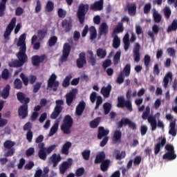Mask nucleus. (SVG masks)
<instances>
[{
    "mask_svg": "<svg viewBox=\"0 0 177 177\" xmlns=\"http://www.w3.org/2000/svg\"><path fill=\"white\" fill-rule=\"evenodd\" d=\"M17 46H19V52L17 53V57L18 59L8 64L9 67H22L24 63H27L28 57L26 53L27 52V45L26 44V34H22L19 38L17 43Z\"/></svg>",
    "mask_w": 177,
    "mask_h": 177,
    "instance_id": "nucleus-1",
    "label": "nucleus"
},
{
    "mask_svg": "<svg viewBox=\"0 0 177 177\" xmlns=\"http://www.w3.org/2000/svg\"><path fill=\"white\" fill-rule=\"evenodd\" d=\"M17 99L22 104L18 109L19 116L23 119L26 118L28 115V103H30V99L28 97H26V94L22 92L17 93Z\"/></svg>",
    "mask_w": 177,
    "mask_h": 177,
    "instance_id": "nucleus-2",
    "label": "nucleus"
},
{
    "mask_svg": "<svg viewBox=\"0 0 177 177\" xmlns=\"http://www.w3.org/2000/svg\"><path fill=\"white\" fill-rule=\"evenodd\" d=\"M88 12H89V4H84V3H81L79 5L77 11V17L80 24L85 23V17Z\"/></svg>",
    "mask_w": 177,
    "mask_h": 177,
    "instance_id": "nucleus-3",
    "label": "nucleus"
},
{
    "mask_svg": "<svg viewBox=\"0 0 177 177\" xmlns=\"http://www.w3.org/2000/svg\"><path fill=\"white\" fill-rule=\"evenodd\" d=\"M73 120L70 115H65L63 123L61 125V131L64 135H70L71 133V128H73Z\"/></svg>",
    "mask_w": 177,
    "mask_h": 177,
    "instance_id": "nucleus-4",
    "label": "nucleus"
},
{
    "mask_svg": "<svg viewBox=\"0 0 177 177\" xmlns=\"http://www.w3.org/2000/svg\"><path fill=\"white\" fill-rule=\"evenodd\" d=\"M55 106L50 114L51 120H56L63 111V106H64V101L63 100H57L55 101Z\"/></svg>",
    "mask_w": 177,
    "mask_h": 177,
    "instance_id": "nucleus-5",
    "label": "nucleus"
},
{
    "mask_svg": "<svg viewBox=\"0 0 177 177\" xmlns=\"http://www.w3.org/2000/svg\"><path fill=\"white\" fill-rule=\"evenodd\" d=\"M165 149L167 151V152L163 155V160H167V161H172L176 159V153H175V148L174 147V145L171 144H167L166 145Z\"/></svg>",
    "mask_w": 177,
    "mask_h": 177,
    "instance_id": "nucleus-6",
    "label": "nucleus"
},
{
    "mask_svg": "<svg viewBox=\"0 0 177 177\" xmlns=\"http://www.w3.org/2000/svg\"><path fill=\"white\" fill-rule=\"evenodd\" d=\"M15 145H16V142L10 140H7L4 142L3 147L8 149L4 153L5 157H12L16 153V149L14 147Z\"/></svg>",
    "mask_w": 177,
    "mask_h": 177,
    "instance_id": "nucleus-7",
    "label": "nucleus"
},
{
    "mask_svg": "<svg viewBox=\"0 0 177 177\" xmlns=\"http://www.w3.org/2000/svg\"><path fill=\"white\" fill-rule=\"evenodd\" d=\"M149 113L147 112H143L142 115V120H147L148 122L151 124V131H156L157 129V120H156V118L153 115L149 116Z\"/></svg>",
    "mask_w": 177,
    "mask_h": 177,
    "instance_id": "nucleus-8",
    "label": "nucleus"
},
{
    "mask_svg": "<svg viewBox=\"0 0 177 177\" xmlns=\"http://www.w3.org/2000/svg\"><path fill=\"white\" fill-rule=\"evenodd\" d=\"M71 52V46L68 43H65L63 46L62 55L60 57V61L62 63L67 62L68 56H70V53Z\"/></svg>",
    "mask_w": 177,
    "mask_h": 177,
    "instance_id": "nucleus-9",
    "label": "nucleus"
},
{
    "mask_svg": "<svg viewBox=\"0 0 177 177\" xmlns=\"http://www.w3.org/2000/svg\"><path fill=\"white\" fill-rule=\"evenodd\" d=\"M16 26V17H13L9 24L8 25L4 34H3V38L4 39H8L9 37H10V34H12V31H13V29Z\"/></svg>",
    "mask_w": 177,
    "mask_h": 177,
    "instance_id": "nucleus-10",
    "label": "nucleus"
},
{
    "mask_svg": "<svg viewBox=\"0 0 177 177\" xmlns=\"http://www.w3.org/2000/svg\"><path fill=\"white\" fill-rule=\"evenodd\" d=\"M56 78H57V76L55 73H53L48 79L47 84L48 88H53H53L54 92L57 91V87L59 86V81H57Z\"/></svg>",
    "mask_w": 177,
    "mask_h": 177,
    "instance_id": "nucleus-11",
    "label": "nucleus"
},
{
    "mask_svg": "<svg viewBox=\"0 0 177 177\" xmlns=\"http://www.w3.org/2000/svg\"><path fill=\"white\" fill-rule=\"evenodd\" d=\"M165 143H167V138L165 137L160 136L158 138V143L153 148L155 156H157L161 151V147H164Z\"/></svg>",
    "mask_w": 177,
    "mask_h": 177,
    "instance_id": "nucleus-12",
    "label": "nucleus"
},
{
    "mask_svg": "<svg viewBox=\"0 0 177 177\" xmlns=\"http://www.w3.org/2000/svg\"><path fill=\"white\" fill-rule=\"evenodd\" d=\"M71 165H73V159L71 158L68 159V162H63L59 166V174H61V175H64L67 169L71 168Z\"/></svg>",
    "mask_w": 177,
    "mask_h": 177,
    "instance_id": "nucleus-13",
    "label": "nucleus"
},
{
    "mask_svg": "<svg viewBox=\"0 0 177 177\" xmlns=\"http://www.w3.org/2000/svg\"><path fill=\"white\" fill-rule=\"evenodd\" d=\"M133 52L134 53V62L139 63L140 62V44L139 43H135Z\"/></svg>",
    "mask_w": 177,
    "mask_h": 177,
    "instance_id": "nucleus-14",
    "label": "nucleus"
},
{
    "mask_svg": "<svg viewBox=\"0 0 177 177\" xmlns=\"http://www.w3.org/2000/svg\"><path fill=\"white\" fill-rule=\"evenodd\" d=\"M45 55H33L31 58L32 66H39L41 63L45 61Z\"/></svg>",
    "mask_w": 177,
    "mask_h": 177,
    "instance_id": "nucleus-15",
    "label": "nucleus"
},
{
    "mask_svg": "<svg viewBox=\"0 0 177 177\" xmlns=\"http://www.w3.org/2000/svg\"><path fill=\"white\" fill-rule=\"evenodd\" d=\"M103 3H104V0L95 1L93 4L91 5L90 9L91 10H94V12L103 10Z\"/></svg>",
    "mask_w": 177,
    "mask_h": 177,
    "instance_id": "nucleus-16",
    "label": "nucleus"
},
{
    "mask_svg": "<svg viewBox=\"0 0 177 177\" xmlns=\"http://www.w3.org/2000/svg\"><path fill=\"white\" fill-rule=\"evenodd\" d=\"M76 64L78 68H82V67H84V64H86L85 53H81L79 55V58L76 61Z\"/></svg>",
    "mask_w": 177,
    "mask_h": 177,
    "instance_id": "nucleus-17",
    "label": "nucleus"
},
{
    "mask_svg": "<svg viewBox=\"0 0 177 177\" xmlns=\"http://www.w3.org/2000/svg\"><path fill=\"white\" fill-rule=\"evenodd\" d=\"M85 107H86V104H85V102L82 101L79 102L78 105L76 106L75 115L79 117L82 115L84 110H85Z\"/></svg>",
    "mask_w": 177,
    "mask_h": 177,
    "instance_id": "nucleus-18",
    "label": "nucleus"
},
{
    "mask_svg": "<svg viewBox=\"0 0 177 177\" xmlns=\"http://www.w3.org/2000/svg\"><path fill=\"white\" fill-rule=\"evenodd\" d=\"M62 27L64 28L65 32H70L73 28V22L68 19H64L62 21Z\"/></svg>",
    "mask_w": 177,
    "mask_h": 177,
    "instance_id": "nucleus-19",
    "label": "nucleus"
},
{
    "mask_svg": "<svg viewBox=\"0 0 177 177\" xmlns=\"http://www.w3.org/2000/svg\"><path fill=\"white\" fill-rule=\"evenodd\" d=\"M126 8L128 10L129 16H135V15H136V3H128L126 6Z\"/></svg>",
    "mask_w": 177,
    "mask_h": 177,
    "instance_id": "nucleus-20",
    "label": "nucleus"
},
{
    "mask_svg": "<svg viewBox=\"0 0 177 177\" xmlns=\"http://www.w3.org/2000/svg\"><path fill=\"white\" fill-rule=\"evenodd\" d=\"M176 133H177L176 119H174L173 121L170 122L169 135H171V136L175 137L176 136Z\"/></svg>",
    "mask_w": 177,
    "mask_h": 177,
    "instance_id": "nucleus-21",
    "label": "nucleus"
},
{
    "mask_svg": "<svg viewBox=\"0 0 177 177\" xmlns=\"http://www.w3.org/2000/svg\"><path fill=\"white\" fill-rule=\"evenodd\" d=\"M158 32H160V26L157 24H153L152 26V32H148V35L151 39H154V36L158 35Z\"/></svg>",
    "mask_w": 177,
    "mask_h": 177,
    "instance_id": "nucleus-22",
    "label": "nucleus"
},
{
    "mask_svg": "<svg viewBox=\"0 0 177 177\" xmlns=\"http://www.w3.org/2000/svg\"><path fill=\"white\" fill-rule=\"evenodd\" d=\"M75 99V93L74 92H70L66 95V102L67 106H71L73 102Z\"/></svg>",
    "mask_w": 177,
    "mask_h": 177,
    "instance_id": "nucleus-23",
    "label": "nucleus"
},
{
    "mask_svg": "<svg viewBox=\"0 0 177 177\" xmlns=\"http://www.w3.org/2000/svg\"><path fill=\"white\" fill-rule=\"evenodd\" d=\"M51 161L53 164V167L55 168V167H57V165L59 164V162L62 161V156H60V154L57 155L56 153H53L51 157Z\"/></svg>",
    "mask_w": 177,
    "mask_h": 177,
    "instance_id": "nucleus-24",
    "label": "nucleus"
},
{
    "mask_svg": "<svg viewBox=\"0 0 177 177\" xmlns=\"http://www.w3.org/2000/svg\"><path fill=\"white\" fill-rule=\"evenodd\" d=\"M109 130L104 129V127H100L98 128V133H97V139H103V137H106V135L109 133Z\"/></svg>",
    "mask_w": 177,
    "mask_h": 177,
    "instance_id": "nucleus-25",
    "label": "nucleus"
},
{
    "mask_svg": "<svg viewBox=\"0 0 177 177\" xmlns=\"http://www.w3.org/2000/svg\"><path fill=\"white\" fill-rule=\"evenodd\" d=\"M153 21L154 23H161V20H162V15L157 11V10L153 9V14H152Z\"/></svg>",
    "mask_w": 177,
    "mask_h": 177,
    "instance_id": "nucleus-26",
    "label": "nucleus"
},
{
    "mask_svg": "<svg viewBox=\"0 0 177 177\" xmlns=\"http://www.w3.org/2000/svg\"><path fill=\"white\" fill-rule=\"evenodd\" d=\"M111 92V85L108 84L106 87L103 86L101 88V93L104 97H109L110 93Z\"/></svg>",
    "mask_w": 177,
    "mask_h": 177,
    "instance_id": "nucleus-27",
    "label": "nucleus"
},
{
    "mask_svg": "<svg viewBox=\"0 0 177 177\" xmlns=\"http://www.w3.org/2000/svg\"><path fill=\"white\" fill-rule=\"evenodd\" d=\"M73 145L69 141H67L66 143L64 144L62 149V153L65 154V156H68V150L71 148Z\"/></svg>",
    "mask_w": 177,
    "mask_h": 177,
    "instance_id": "nucleus-28",
    "label": "nucleus"
},
{
    "mask_svg": "<svg viewBox=\"0 0 177 177\" xmlns=\"http://www.w3.org/2000/svg\"><path fill=\"white\" fill-rule=\"evenodd\" d=\"M121 138H122V132L120 130H115L113 133V142L121 143Z\"/></svg>",
    "mask_w": 177,
    "mask_h": 177,
    "instance_id": "nucleus-29",
    "label": "nucleus"
},
{
    "mask_svg": "<svg viewBox=\"0 0 177 177\" xmlns=\"http://www.w3.org/2000/svg\"><path fill=\"white\" fill-rule=\"evenodd\" d=\"M10 95V84H6V86L3 88V91L1 92V97L3 99H6L9 97Z\"/></svg>",
    "mask_w": 177,
    "mask_h": 177,
    "instance_id": "nucleus-30",
    "label": "nucleus"
},
{
    "mask_svg": "<svg viewBox=\"0 0 177 177\" xmlns=\"http://www.w3.org/2000/svg\"><path fill=\"white\" fill-rule=\"evenodd\" d=\"M169 80H172V73L171 72L167 73L163 79V87L165 89L168 88V84H169Z\"/></svg>",
    "mask_w": 177,
    "mask_h": 177,
    "instance_id": "nucleus-31",
    "label": "nucleus"
},
{
    "mask_svg": "<svg viewBox=\"0 0 177 177\" xmlns=\"http://www.w3.org/2000/svg\"><path fill=\"white\" fill-rule=\"evenodd\" d=\"M104 158H106V153L102 151L96 156L94 162L95 164H100V162L105 161Z\"/></svg>",
    "mask_w": 177,
    "mask_h": 177,
    "instance_id": "nucleus-32",
    "label": "nucleus"
},
{
    "mask_svg": "<svg viewBox=\"0 0 177 177\" xmlns=\"http://www.w3.org/2000/svg\"><path fill=\"white\" fill-rule=\"evenodd\" d=\"M121 45V39L118 37V35H115L113 37L112 46L114 49H118L119 46Z\"/></svg>",
    "mask_w": 177,
    "mask_h": 177,
    "instance_id": "nucleus-33",
    "label": "nucleus"
},
{
    "mask_svg": "<svg viewBox=\"0 0 177 177\" xmlns=\"http://www.w3.org/2000/svg\"><path fill=\"white\" fill-rule=\"evenodd\" d=\"M110 160H105L101 162L100 169L102 172H106L109 169V167L110 165Z\"/></svg>",
    "mask_w": 177,
    "mask_h": 177,
    "instance_id": "nucleus-34",
    "label": "nucleus"
},
{
    "mask_svg": "<svg viewBox=\"0 0 177 177\" xmlns=\"http://www.w3.org/2000/svg\"><path fill=\"white\" fill-rule=\"evenodd\" d=\"M130 120L128 118H123L120 120V121L118 122L117 124L118 128L120 129L122 128L124 125V127H127L128 124L129 123Z\"/></svg>",
    "mask_w": 177,
    "mask_h": 177,
    "instance_id": "nucleus-35",
    "label": "nucleus"
},
{
    "mask_svg": "<svg viewBox=\"0 0 177 177\" xmlns=\"http://www.w3.org/2000/svg\"><path fill=\"white\" fill-rule=\"evenodd\" d=\"M107 32H109V26H107L106 23H103L101 24L100 27V35H107Z\"/></svg>",
    "mask_w": 177,
    "mask_h": 177,
    "instance_id": "nucleus-36",
    "label": "nucleus"
},
{
    "mask_svg": "<svg viewBox=\"0 0 177 177\" xmlns=\"http://www.w3.org/2000/svg\"><path fill=\"white\" fill-rule=\"evenodd\" d=\"M6 2L8 0H1L0 3V17H2L5 15V10H6Z\"/></svg>",
    "mask_w": 177,
    "mask_h": 177,
    "instance_id": "nucleus-37",
    "label": "nucleus"
},
{
    "mask_svg": "<svg viewBox=\"0 0 177 177\" xmlns=\"http://www.w3.org/2000/svg\"><path fill=\"white\" fill-rule=\"evenodd\" d=\"M88 31L90 32V39L91 41H93V39H96V37L97 36V34L96 32V28H95V26H91L88 29Z\"/></svg>",
    "mask_w": 177,
    "mask_h": 177,
    "instance_id": "nucleus-38",
    "label": "nucleus"
},
{
    "mask_svg": "<svg viewBox=\"0 0 177 177\" xmlns=\"http://www.w3.org/2000/svg\"><path fill=\"white\" fill-rule=\"evenodd\" d=\"M59 129V121H56L55 123L53 125V127L50 129L49 136H53L57 130Z\"/></svg>",
    "mask_w": 177,
    "mask_h": 177,
    "instance_id": "nucleus-39",
    "label": "nucleus"
},
{
    "mask_svg": "<svg viewBox=\"0 0 177 177\" xmlns=\"http://www.w3.org/2000/svg\"><path fill=\"white\" fill-rule=\"evenodd\" d=\"M125 97L122 95L119 96L118 97V104H117V107L118 109H124V106L125 104Z\"/></svg>",
    "mask_w": 177,
    "mask_h": 177,
    "instance_id": "nucleus-40",
    "label": "nucleus"
},
{
    "mask_svg": "<svg viewBox=\"0 0 177 177\" xmlns=\"http://www.w3.org/2000/svg\"><path fill=\"white\" fill-rule=\"evenodd\" d=\"M177 30V19H174L171 24L168 26L167 28V32H172V31H176Z\"/></svg>",
    "mask_w": 177,
    "mask_h": 177,
    "instance_id": "nucleus-41",
    "label": "nucleus"
},
{
    "mask_svg": "<svg viewBox=\"0 0 177 177\" xmlns=\"http://www.w3.org/2000/svg\"><path fill=\"white\" fill-rule=\"evenodd\" d=\"M46 34H48V30L46 29H41L37 31L38 38L40 41H42L46 37Z\"/></svg>",
    "mask_w": 177,
    "mask_h": 177,
    "instance_id": "nucleus-42",
    "label": "nucleus"
},
{
    "mask_svg": "<svg viewBox=\"0 0 177 177\" xmlns=\"http://www.w3.org/2000/svg\"><path fill=\"white\" fill-rule=\"evenodd\" d=\"M14 88L15 89L20 90L23 88V82L19 78H17L14 81Z\"/></svg>",
    "mask_w": 177,
    "mask_h": 177,
    "instance_id": "nucleus-43",
    "label": "nucleus"
},
{
    "mask_svg": "<svg viewBox=\"0 0 177 177\" xmlns=\"http://www.w3.org/2000/svg\"><path fill=\"white\" fill-rule=\"evenodd\" d=\"M97 56L100 59H104L107 56V52L106 50H103V48H98L97 50Z\"/></svg>",
    "mask_w": 177,
    "mask_h": 177,
    "instance_id": "nucleus-44",
    "label": "nucleus"
},
{
    "mask_svg": "<svg viewBox=\"0 0 177 177\" xmlns=\"http://www.w3.org/2000/svg\"><path fill=\"white\" fill-rule=\"evenodd\" d=\"M53 9H55V3L52 1H48L46 5V12L50 13V12H53Z\"/></svg>",
    "mask_w": 177,
    "mask_h": 177,
    "instance_id": "nucleus-45",
    "label": "nucleus"
},
{
    "mask_svg": "<svg viewBox=\"0 0 177 177\" xmlns=\"http://www.w3.org/2000/svg\"><path fill=\"white\" fill-rule=\"evenodd\" d=\"M71 78H73V75H71L66 76L65 79L62 82V86L64 88H67V86H70V81H71Z\"/></svg>",
    "mask_w": 177,
    "mask_h": 177,
    "instance_id": "nucleus-46",
    "label": "nucleus"
},
{
    "mask_svg": "<svg viewBox=\"0 0 177 177\" xmlns=\"http://www.w3.org/2000/svg\"><path fill=\"white\" fill-rule=\"evenodd\" d=\"M124 31V26L122 23L119 22L116 26V28L113 30V34H120V32H122Z\"/></svg>",
    "mask_w": 177,
    "mask_h": 177,
    "instance_id": "nucleus-47",
    "label": "nucleus"
},
{
    "mask_svg": "<svg viewBox=\"0 0 177 177\" xmlns=\"http://www.w3.org/2000/svg\"><path fill=\"white\" fill-rule=\"evenodd\" d=\"M103 109L105 115H107L111 111V104L106 102L103 104Z\"/></svg>",
    "mask_w": 177,
    "mask_h": 177,
    "instance_id": "nucleus-48",
    "label": "nucleus"
},
{
    "mask_svg": "<svg viewBox=\"0 0 177 177\" xmlns=\"http://www.w3.org/2000/svg\"><path fill=\"white\" fill-rule=\"evenodd\" d=\"M114 153L115 154L116 160H122L126 156L125 151H124L120 153V150H115Z\"/></svg>",
    "mask_w": 177,
    "mask_h": 177,
    "instance_id": "nucleus-49",
    "label": "nucleus"
},
{
    "mask_svg": "<svg viewBox=\"0 0 177 177\" xmlns=\"http://www.w3.org/2000/svg\"><path fill=\"white\" fill-rule=\"evenodd\" d=\"M48 44L50 48H52V46H55V45L57 44V37L52 36L51 37H50Z\"/></svg>",
    "mask_w": 177,
    "mask_h": 177,
    "instance_id": "nucleus-50",
    "label": "nucleus"
},
{
    "mask_svg": "<svg viewBox=\"0 0 177 177\" xmlns=\"http://www.w3.org/2000/svg\"><path fill=\"white\" fill-rule=\"evenodd\" d=\"M100 118H95L94 120L91 121L90 122V127L91 128H97V127H99V124H100Z\"/></svg>",
    "mask_w": 177,
    "mask_h": 177,
    "instance_id": "nucleus-51",
    "label": "nucleus"
},
{
    "mask_svg": "<svg viewBox=\"0 0 177 177\" xmlns=\"http://www.w3.org/2000/svg\"><path fill=\"white\" fill-rule=\"evenodd\" d=\"M121 59V51H117L113 56V64L116 66L118 63H120Z\"/></svg>",
    "mask_w": 177,
    "mask_h": 177,
    "instance_id": "nucleus-52",
    "label": "nucleus"
},
{
    "mask_svg": "<svg viewBox=\"0 0 177 177\" xmlns=\"http://www.w3.org/2000/svg\"><path fill=\"white\" fill-rule=\"evenodd\" d=\"M121 73H123V75L124 73L126 77H129V75H131V64H126L123 69V71H121Z\"/></svg>",
    "mask_w": 177,
    "mask_h": 177,
    "instance_id": "nucleus-53",
    "label": "nucleus"
},
{
    "mask_svg": "<svg viewBox=\"0 0 177 177\" xmlns=\"http://www.w3.org/2000/svg\"><path fill=\"white\" fill-rule=\"evenodd\" d=\"M163 12H164V15L165 17H166V19H169V17H171V8L169 6H165L163 9Z\"/></svg>",
    "mask_w": 177,
    "mask_h": 177,
    "instance_id": "nucleus-54",
    "label": "nucleus"
},
{
    "mask_svg": "<svg viewBox=\"0 0 177 177\" xmlns=\"http://www.w3.org/2000/svg\"><path fill=\"white\" fill-rule=\"evenodd\" d=\"M46 150H39L38 156L40 160H43V161H45L46 160Z\"/></svg>",
    "mask_w": 177,
    "mask_h": 177,
    "instance_id": "nucleus-55",
    "label": "nucleus"
},
{
    "mask_svg": "<svg viewBox=\"0 0 177 177\" xmlns=\"http://www.w3.org/2000/svg\"><path fill=\"white\" fill-rule=\"evenodd\" d=\"M82 156L84 158V160H86V161H88L89 160V157H91V150L86 149L82 153Z\"/></svg>",
    "mask_w": 177,
    "mask_h": 177,
    "instance_id": "nucleus-56",
    "label": "nucleus"
},
{
    "mask_svg": "<svg viewBox=\"0 0 177 177\" xmlns=\"http://www.w3.org/2000/svg\"><path fill=\"white\" fill-rule=\"evenodd\" d=\"M144 13L145 15H149L150 10H151V3H147L144 6Z\"/></svg>",
    "mask_w": 177,
    "mask_h": 177,
    "instance_id": "nucleus-57",
    "label": "nucleus"
},
{
    "mask_svg": "<svg viewBox=\"0 0 177 177\" xmlns=\"http://www.w3.org/2000/svg\"><path fill=\"white\" fill-rule=\"evenodd\" d=\"M151 62V58L150 57V55H145L144 57V64L145 67H149Z\"/></svg>",
    "mask_w": 177,
    "mask_h": 177,
    "instance_id": "nucleus-58",
    "label": "nucleus"
},
{
    "mask_svg": "<svg viewBox=\"0 0 177 177\" xmlns=\"http://www.w3.org/2000/svg\"><path fill=\"white\" fill-rule=\"evenodd\" d=\"M167 52L171 57H175V56H176V51L172 47L168 48Z\"/></svg>",
    "mask_w": 177,
    "mask_h": 177,
    "instance_id": "nucleus-59",
    "label": "nucleus"
},
{
    "mask_svg": "<svg viewBox=\"0 0 177 177\" xmlns=\"http://www.w3.org/2000/svg\"><path fill=\"white\" fill-rule=\"evenodd\" d=\"M84 174H85V169H84V167H80L75 171V176L77 177L82 176Z\"/></svg>",
    "mask_w": 177,
    "mask_h": 177,
    "instance_id": "nucleus-60",
    "label": "nucleus"
},
{
    "mask_svg": "<svg viewBox=\"0 0 177 177\" xmlns=\"http://www.w3.org/2000/svg\"><path fill=\"white\" fill-rule=\"evenodd\" d=\"M20 78L21 79L22 82H24V84L25 85V86H27V85H28V81H29L27 76H26V75H24V73H21L20 74Z\"/></svg>",
    "mask_w": 177,
    "mask_h": 177,
    "instance_id": "nucleus-61",
    "label": "nucleus"
},
{
    "mask_svg": "<svg viewBox=\"0 0 177 177\" xmlns=\"http://www.w3.org/2000/svg\"><path fill=\"white\" fill-rule=\"evenodd\" d=\"M42 85L41 82H37L34 86H33V93H38V91L39 89H41V86Z\"/></svg>",
    "mask_w": 177,
    "mask_h": 177,
    "instance_id": "nucleus-62",
    "label": "nucleus"
},
{
    "mask_svg": "<svg viewBox=\"0 0 177 177\" xmlns=\"http://www.w3.org/2000/svg\"><path fill=\"white\" fill-rule=\"evenodd\" d=\"M1 78H3V80L9 79V70H8V68H5L4 70H3L1 73Z\"/></svg>",
    "mask_w": 177,
    "mask_h": 177,
    "instance_id": "nucleus-63",
    "label": "nucleus"
},
{
    "mask_svg": "<svg viewBox=\"0 0 177 177\" xmlns=\"http://www.w3.org/2000/svg\"><path fill=\"white\" fill-rule=\"evenodd\" d=\"M117 84H122L124 82V72H120L119 75L118 76L116 79Z\"/></svg>",
    "mask_w": 177,
    "mask_h": 177,
    "instance_id": "nucleus-64",
    "label": "nucleus"
}]
</instances>
